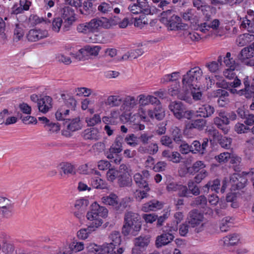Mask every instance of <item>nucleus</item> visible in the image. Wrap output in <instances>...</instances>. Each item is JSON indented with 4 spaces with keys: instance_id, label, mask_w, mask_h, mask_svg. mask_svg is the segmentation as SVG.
<instances>
[{
    "instance_id": "nucleus-1",
    "label": "nucleus",
    "mask_w": 254,
    "mask_h": 254,
    "mask_svg": "<svg viewBox=\"0 0 254 254\" xmlns=\"http://www.w3.org/2000/svg\"><path fill=\"white\" fill-rule=\"evenodd\" d=\"M108 209L104 206H100L96 202L93 203L90 207V209L86 213L87 219L91 221L89 224L91 227L94 229H97L102 226L103 223L102 218H105L108 215Z\"/></svg>"
},
{
    "instance_id": "nucleus-12",
    "label": "nucleus",
    "mask_w": 254,
    "mask_h": 254,
    "mask_svg": "<svg viewBox=\"0 0 254 254\" xmlns=\"http://www.w3.org/2000/svg\"><path fill=\"white\" fill-rule=\"evenodd\" d=\"M74 10L69 6H64L62 10V18L64 20L63 29L66 31L75 21Z\"/></svg>"
},
{
    "instance_id": "nucleus-30",
    "label": "nucleus",
    "mask_w": 254,
    "mask_h": 254,
    "mask_svg": "<svg viewBox=\"0 0 254 254\" xmlns=\"http://www.w3.org/2000/svg\"><path fill=\"white\" fill-rule=\"evenodd\" d=\"M141 120L147 122L154 119V112L151 109L146 110L144 107H139L137 111Z\"/></svg>"
},
{
    "instance_id": "nucleus-54",
    "label": "nucleus",
    "mask_w": 254,
    "mask_h": 254,
    "mask_svg": "<svg viewBox=\"0 0 254 254\" xmlns=\"http://www.w3.org/2000/svg\"><path fill=\"white\" fill-rule=\"evenodd\" d=\"M125 142L127 145L131 147H136L138 145L137 137L133 133L127 134L125 138Z\"/></svg>"
},
{
    "instance_id": "nucleus-61",
    "label": "nucleus",
    "mask_w": 254,
    "mask_h": 254,
    "mask_svg": "<svg viewBox=\"0 0 254 254\" xmlns=\"http://www.w3.org/2000/svg\"><path fill=\"white\" fill-rule=\"evenodd\" d=\"M231 53L227 52L226 56L223 58V62L227 67L236 68V64L235 61L231 58Z\"/></svg>"
},
{
    "instance_id": "nucleus-25",
    "label": "nucleus",
    "mask_w": 254,
    "mask_h": 254,
    "mask_svg": "<svg viewBox=\"0 0 254 254\" xmlns=\"http://www.w3.org/2000/svg\"><path fill=\"white\" fill-rule=\"evenodd\" d=\"M38 107L40 112L47 113L52 108V99L49 96H45L38 100Z\"/></svg>"
},
{
    "instance_id": "nucleus-32",
    "label": "nucleus",
    "mask_w": 254,
    "mask_h": 254,
    "mask_svg": "<svg viewBox=\"0 0 254 254\" xmlns=\"http://www.w3.org/2000/svg\"><path fill=\"white\" fill-rule=\"evenodd\" d=\"M58 170L62 175V173L64 175H68L75 174V170L74 166L68 162H62L58 166Z\"/></svg>"
},
{
    "instance_id": "nucleus-48",
    "label": "nucleus",
    "mask_w": 254,
    "mask_h": 254,
    "mask_svg": "<svg viewBox=\"0 0 254 254\" xmlns=\"http://www.w3.org/2000/svg\"><path fill=\"white\" fill-rule=\"evenodd\" d=\"M240 28L247 29L249 32L254 33V20L244 19L241 24Z\"/></svg>"
},
{
    "instance_id": "nucleus-44",
    "label": "nucleus",
    "mask_w": 254,
    "mask_h": 254,
    "mask_svg": "<svg viewBox=\"0 0 254 254\" xmlns=\"http://www.w3.org/2000/svg\"><path fill=\"white\" fill-rule=\"evenodd\" d=\"M233 220L232 218L227 216L223 218L221 221L219 225V228L221 232H225L229 230L230 227L233 223Z\"/></svg>"
},
{
    "instance_id": "nucleus-13",
    "label": "nucleus",
    "mask_w": 254,
    "mask_h": 254,
    "mask_svg": "<svg viewBox=\"0 0 254 254\" xmlns=\"http://www.w3.org/2000/svg\"><path fill=\"white\" fill-rule=\"evenodd\" d=\"M203 219V215L202 214L196 210H192L190 212L188 223L191 227L195 228L196 232L198 233L202 230Z\"/></svg>"
},
{
    "instance_id": "nucleus-27",
    "label": "nucleus",
    "mask_w": 254,
    "mask_h": 254,
    "mask_svg": "<svg viewBox=\"0 0 254 254\" xmlns=\"http://www.w3.org/2000/svg\"><path fill=\"white\" fill-rule=\"evenodd\" d=\"M175 237L173 235L164 232L163 234L158 236L156 238L155 245L157 248H161L171 243Z\"/></svg>"
},
{
    "instance_id": "nucleus-22",
    "label": "nucleus",
    "mask_w": 254,
    "mask_h": 254,
    "mask_svg": "<svg viewBox=\"0 0 254 254\" xmlns=\"http://www.w3.org/2000/svg\"><path fill=\"white\" fill-rule=\"evenodd\" d=\"M164 203L157 199H152L142 205L141 210L145 212L156 211L163 208Z\"/></svg>"
},
{
    "instance_id": "nucleus-5",
    "label": "nucleus",
    "mask_w": 254,
    "mask_h": 254,
    "mask_svg": "<svg viewBox=\"0 0 254 254\" xmlns=\"http://www.w3.org/2000/svg\"><path fill=\"white\" fill-rule=\"evenodd\" d=\"M168 108L174 117L179 120H190L194 114L192 111L187 110L186 106L180 101L171 102Z\"/></svg>"
},
{
    "instance_id": "nucleus-16",
    "label": "nucleus",
    "mask_w": 254,
    "mask_h": 254,
    "mask_svg": "<svg viewBox=\"0 0 254 254\" xmlns=\"http://www.w3.org/2000/svg\"><path fill=\"white\" fill-rule=\"evenodd\" d=\"M148 0H137L136 3H131L128 7V10L133 14L148 12Z\"/></svg>"
},
{
    "instance_id": "nucleus-49",
    "label": "nucleus",
    "mask_w": 254,
    "mask_h": 254,
    "mask_svg": "<svg viewBox=\"0 0 254 254\" xmlns=\"http://www.w3.org/2000/svg\"><path fill=\"white\" fill-rule=\"evenodd\" d=\"M82 128V125L79 118L72 119L67 125V129L71 131H75L80 129Z\"/></svg>"
},
{
    "instance_id": "nucleus-41",
    "label": "nucleus",
    "mask_w": 254,
    "mask_h": 254,
    "mask_svg": "<svg viewBox=\"0 0 254 254\" xmlns=\"http://www.w3.org/2000/svg\"><path fill=\"white\" fill-rule=\"evenodd\" d=\"M69 110L65 107L63 106L60 108L56 112L55 116L57 120L63 121L68 120Z\"/></svg>"
},
{
    "instance_id": "nucleus-43",
    "label": "nucleus",
    "mask_w": 254,
    "mask_h": 254,
    "mask_svg": "<svg viewBox=\"0 0 254 254\" xmlns=\"http://www.w3.org/2000/svg\"><path fill=\"white\" fill-rule=\"evenodd\" d=\"M96 230L91 227V225H89L86 228L80 229L77 233V236L79 239L85 240L88 238L92 232L95 231Z\"/></svg>"
},
{
    "instance_id": "nucleus-17",
    "label": "nucleus",
    "mask_w": 254,
    "mask_h": 254,
    "mask_svg": "<svg viewBox=\"0 0 254 254\" xmlns=\"http://www.w3.org/2000/svg\"><path fill=\"white\" fill-rule=\"evenodd\" d=\"M88 251L95 254H112L114 249L109 244L98 246L94 243L90 244L87 247Z\"/></svg>"
},
{
    "instance_id": "nucleus-37",
    "label": "nucleus",
    "mask_w": 254,
    "mask_h": 254,
    "mask_svg": "<svg viewBox=\"0 0 254 254\" xmlns=\"http://www.w3.org/2000/svg\"><path fill=\"white\" fill-rule=\"evenodd\" d=\"M101 200L106 205L116 206L118 204V197L114 193H111L108 196H103L101 198Z\"/></svg>"
},
{
    "instance_id": "nucleus-56",
    "label": "nucleus",
    "mask_w": 254,
    "mask_h": 254,
    "mask_svg": "<svg viewBox=\"0 0 254 254\" xmlns=\"http://www.w3.org/2000/svg\"><path fill=\"white\" fill-rule=\"evenodd\" d=\"M85 121L88 126L92 127L101 122V117L99 114H95L92 116L86 117Z\"/></svg>"
},
{
    "instance_id": "nucleus-18",
    "label": "nucleus",
    "mask_w": 254,
    "mask_h": 254,
    "mask_svg": "<svg viewBox=\"0 0 254 254\" xmlns=\"http://www.w3.org/2000/svg\"><path fill=\"white\" fill-rule=\"evenodd\" d=\"M210 96L213 98H218L217 103L219 107H223L229 103V93L224 89H217L213 91Z\"/></svg>"
},
{
    "instance_id": "nucleus-19",
    "label": "nucleus",
    "mask_w": 254,
    "mask_h": 254,
    "mask_svg": "<svg viewBox=\"0 0 254 254\" xmlns=\"http://www.w3.org/2000/svg\"><path fill=\"white\" fill-rule=\"evenodd\" d=\"M31 2L29 0H20L19 3H15L11 8V15H17L29 9Z\"/></svg>"
},
{
    "instance_id": "nucleus-9",
    "label": "nucleus",
    "mask_w": 254,
    "mask_h": 254,
    "mask_svg": "<svg viewBox=\"0 0 254 254\" xmlns=\"http://www.w3.org/2000/svg\"><path fill=\"white\" fill-rule=\"evenodd\" d=\"M168 94L170 96L176 97L177 98L185 101L188 103H191V99L190 98L189 91L184 90L183 87L182 89H180L179 82H175L168 87Z\"/></svg>"
},
{
    "instance_id": "nucleus-53",
    "label": "nucleus",
    "mask_w": 254,
    "mask_h": 254,
    "mask_svg": "<svg viewBox=\"0 0 254 254\" xmlns=\"http://www.w3.org/2000/svg\"><path fill=\"white\" fill-rule=\"evenodd\" d=\"M189 90L190 98L191 96L194 101H198L201 99L202 97V93L200 88L197 87V85L191 87V89H189Z\"/></svg>"
},
{
    "instance_id": "nucleus-8",
    "label": "nucleus",
    "mask_w": 254,
    "mask_h": 254,
    "mask_svg": "<svg viewBox=\"0 0 254 254\" xmlns=\"http://www.w3.org/2000/svg\"><path fill=\"white\" fill-rule=\"evenodd\" d=\"M100 50L101 47L99 46L88 45L79 50L77 53H71L70 55L76 60H84L97 56Z\"/></svg>"
},
{
    "instance_id": "nucleus-21",
    "label": "nucleus",
    "mask_w": 254,
    "mask_h": 254,
    "mask_svg": "<svg viewBox=\"0 0 254 254\" xmlns=\"http://www.w3.org/2000/svg\"><path fill=\"white\" fill-rule=\"evenodd\" d=\"M149 176V171L143 170L142 171V174L139 173L135 174L133 176V180L138 188L147 187V186H149L147 180Z\"/></svg>"
},
{
    "instance_id": "nucleus-42",
    "label": "nucleus",
    "mask_w": 254,
    "mask_h": 254,
    "mask_svg": "<svg viewBox=\"0 0 254 254\" xmlns=\"http://www.w3.org/2000/svg\"><path fill=\"white\" fill-rule=\"evenodd\" d=\"M139 188L143 189L144 190H137L134 192V196L137 201H141L142 199L147 198L149 195L148 193L150 190L149 186Z\"/></svg>"
},
{
    "instance_id": "nucleus-33",
    "label": "nucleus",
    "mask_w": 254,
    "mask_h": 254,
    "mask_svg": "<svg viewBox=\"0 0 254 254\" xmlns=\"http://www.w3.org/2000/svg\"><path fill=\"white\" fill-rule=\"evenodd\" d=\"M120 116V112L118 110H113L111 111L110 115L102 118V121L106 124L116 125L117 120Z\"/></svg>"
},
{
    "instance_id": "nucleus-29",
    "label": "nucleus",
    "mask_w": 254,
    "mask_h": 254,
    "mask_svg": "<svg viewBox=\"0 0 254 254\" xmlns=\"http://www.w3.org/2000/svg\"><path fill=\"white\" fill-rule=\"evenodd\" d=\"M214 111L215 109L213 106L206 104L200 107L198 109L197 113L198 114V116L206 118L211 116Z\"/></svg>"
},
{
    "instance_id": "nucleus-52",
    "label": "nucleus",
    "mask_w": 254,
    "mask_h": 254,
    "mask_svg": "<svg viewBox=\"0 0 254 254\" xmlns=\"http://www.w3.org/2000/svg\"><path fill=\"white\" fill-rule=\"evenodd\" d=\"M237 93L240 95H244L247 98H254V86L245 87L244 89L239 90Z\"/></svg>"
},
{
    "instance_id": "nucleus-7",
    "label": "nucleus",
    "mask_w": 254,
    "mask_h": 254,
    "mask_svg": "<svg viewBox=\"0 0 254 254\" xmlns=\"http://www.w3.org/2000/svg\"><path fill=\"white\" fill-rule=\"evenodd\" d=\"M254 175V168L249 172H243L242 174L234 173L230 177V183L234 189L243 188L248 179Z\"/></svg>"
},
{
    "instance_id": "nucleus-55",
    "label": "nucleus",
    "mask_w": 254,
    "mask_h": 254,
    "mask_svg": "<svg viewBox=\"0 0 254 254\" xmlns=\"http://www.w3.org/2000/svg\"><path fill=\"white\" fill-rule=\"evenodd\" d=\"M222 61V57H219L218 61H213L206 64V66L208 68L209 70L211 72H216L219 68L220 64Z\"/></svg>"
},
{
    "instance_id": "nucleus-58",
    "label": "nucleus",
    "mask_w": 254,
    "mask_h": 254,
    "mask_svg": "<svg viewBox=\"0 0 254 254\" xmlns=\"http://www.w3.org/2000/svg\"><path fill=\"white\" fill-rule=\"evenodd\" d=\"M78 96L89 97L92 93V90L86 87H78L75 89Z\"/></svg>"
},
{
    "instance_id": "nucleus-59",
    "label": "nucleus",
    "mask_w": 254,
    "mask_h": 254,
    "mask_svg": "<svg viewBox=\"0 0 254 254\" xmlns=\"http://www.w3.org/2000/svg\"><path fill=\"white\" fill-rule=\"evenodd\" d=\"M88 204V200L83 198L76 200L74 205V209L76 210L84 211L85 207Z\"/></svg>"
},
{
    "instance_id": "nucleus-6",
    "label": "nucleus",
    "mask_w": 254,
    "mask_h": 254,
    "mask_svg": "<svg viewBox=\"0 0 254 254\" xmlns=\"http://www.w3.org/2000/svg\"><path fill=\"white\" fill-rule=\"evenodd\" d=\"M202 74V71L198 67H195L188 71L182 79L184 90L189 91V89L195 86V83L200 79Z\"/></svg>"
},
{
    "instance_id": "nucleus-62",
    "label": "nucleus",
    "mask_w": 254,
    "mask_h": 254,
    "mask_svg": "<svg viewBox=\"0 0 254 254\" xmlns=\"http://www.w3.org/2000/svg\"><path fill=\"white\" fill-rule=\"evenodd\" d=\"M113 9V5L111 2H102L98 7V10L103 13H107Z\"/></svg>"
},
{
    "instance_id": "nucleus-14",
    "label": "nucleus",
    "mask_w": 254,
    "mask_h": 254,
    "mask_svg": "<svg viewBox=\"0 0 254 254\" xmlns=\"http://www.w3.org/2000/svg\"><path fill=\"white\" fill-rule=\"evenodd\" d=\"M121 120L122 121L129 122L132 124V128L136 130H142L145 128V126L143 124H139L141 120L138 113L131 115L130 113H123L121 116Z\"/></svg>"
},
{
    "instance_id": "nucleus-46",
    "label": "nucleus",
    "mask_w": 254,
    "mask_h": 254,
    "mask_svg": "<svg viewBox=\"0 0 254 254\" xmlns=\"http://www.w3.org/2000/svg\"><path fill=\"white\" fill-rule=\"evenodd\" d=\"M207 200L204 195H200L192 200L191 205L193 206H197L201 208H205L207 205Z\"/></svg>"
},
{
    "instance_id": "nucleus-60",
    "label": "nucleus",
    "mask_w": 254,
    "mask_h": 254,
    "mask_svg": "<svg viewBox=\"0 0 254 254\" xmlns=\"http://www.w3.org/2000/svg\"><path fill=\"white\" fill-rule=\"evenodd\" d=\"M64 23L63 19L60 17H56L52 20V29L56 33L60 32L62 23Z\"/></svg>"
},
{
    "instance_id": "nucleus-38",
    "label": "nucleus",
    "mask_w": 254,
    "mask_h": 254,
    "mask_svg": "<svg viewBox=\"0 0 254 254\" xmlns=\"http://www.w3.org/2000/svg\"><path fill=\"white\" fill-rule=\"evenodd\" d=\"M143 51L141 48L131 50L122 56L123 60H133L142 55Z\"/></svg>"
},
{
    "instance_id": "nucleus-47",
    "label": "nucleus",
    "mask_w": 254,
    "mask_h": 254,
    "mask_svg": "<svg viewBox=\"0 0 254 254\" xmlns=\"http://www.w3.org/2000/svg\"><path fill=\"white\" fill-rule=\"evenodd\" d=\"M205 167V165L204 163L201 161H197L194 162L191 167L188 168V172L190 174H193V173L198 172L202 170V169H204Z\"/></svg>"
},
{
    "instance_id": "nucleus-3",
    "label": "nucleus",
    "mask_w": 254,
    "mask_h": 254,
    "mask_svg": "<svg viewBox=\"0 0 254 254\" xmlns=\"http://www.w3.org/2000/svg\"><path fill=\"white\" fill-rule=\"evenodd\" d=\"M236 118L237 115L234 112H226L220 110L218 112V116L213 119V123L219 129L226 134L230 129L227 126L230 124V121H234Z\"/></svg>"
},
{
    "instance_id": "nucleus-15",
    "label": "nucleus",
    "mask_w": 254,
    "mask_h": 254,
    "mask_svg": "<svg viewBox=\"0 0 254 254\" xmlns=\"http://www.w3.org/2000/svg\"><path fill=\"white\" fill-rule=\"evenodd\" d=\"M220 245L224 247L238 246L243 243L241 236L237 233H232L224 237L219 241Z\"/></svg>"
},
{
    "instance_id": "nucleus-57",
    "label": "nucleus",
    "mask_w": 254,
    "mask_h": 254,
    "mask_svg": "<svg viewBox=\"0 0 254 254\" xmlns=\"http://www.w3.org/2000/svg\"><path fill=\"white\" fill-rule=\"evenodd\" d=\"M185 35L186 40L189 43L198 42L201 39V36L199 34L194 31L186 32Z\"/></svg>"
},
{
    "instance_id": "nucleus-36",
    "label": "nucleus",
    "mask_w": 254,
    "mask_h": 254,
    "mask_svg": "<svg viewBox=\"0 0 254 254\" xmlns=\"http://www.w3.org/2000/svg\"><path fill=\"white\" fill-rule=\"evenodd\" d=\"M254 39V35L250 33H245L240 35L237 39L236 42L239 46H244Z\"/></svg>"
},
{
    "instance_id": "nucleus-64",
    "label": "nucleus",
    "mask_w": 254,
    "mask_h": 254,
    "mask_svg": "<svg viewBox=\"0 0 254 254\" xmlns=\"http://www.w3.org/2000/svg\"><path fill=\"white\" fill-rule=\"evenodd\" d=\"M72 251L70 244L64 243L59 249L57 254H71Z\"/></svg>"
},
{
    "instance_id": "nucleus-24",
    "label": "nucleus",
    "mask_w": 254,
    "mask_h": 254,
    "mask_svg": "<svg viewBox=\"0 0 254 254\" xmlns=\"http://www.w3.org/2000/svg\"><path fill=\"white\" fill-rule=\"evenodd\" d=\"M82 136L85 140L97 141L100 139L101 133L96 127L88 128L84 130Z\"/></svg>"
},
{
    "instance_id": "nucleus-40",
    "label": "nucleus",
    "mask_w": 254,
    "mask_h": 254,
    "mask_svg": "<svg viewBox=\"0 0 254 254\" xmlns=\"http://www.w3.org/2000/svg\"><path fill=\"white\" fill-rule=\"evenodd\" d=\"M150 242L148 236H140L134 240V244L136 247L144 249L148 246Z\"/></svg>"
},
{
    "instance_id": "nucleus-26",
    "label": "nucleus",
    "mask_w": 254,
    "mask_h": 254,
    "mask_svg": "<svg viewBox=\"0 0 254 254\" xmlns=\"http://www.w3.org/2000/svg\"><path fill=\"white\" fill-rule=\"evenodd\" d=\"M254 57V42L243 48L238 55V59L243 63Z\"/></svg>"
},
{
    "instance_id": "nucleus-10",
    "label": "nucleus",
    "mask_w": 254,
    "mask_h": 254,
    "mask_svg": "<svg viewBox=\"0 0 254 254\" xmlns=\"http://www.w3.org/2000/svg\"><path fill=\"white\" fill-rule=\"evenodd\" d=\"M89 27L91 32L98 31L101 28H110L117 23L114 19H109L106 18H95L91 19L89 22Z\"/></svg>"
},
{
    "instance_id": "nucleus-63",
    "label": "nucleus",
    "mask_w": 254,
    "mask_h": 254,
    "mask_svg": "<svg viewBox=\"0 0 254 254\" xmlns=\"http://www.w3.org/2000/svg\"><path fill=\"white\" fill-rule=\"evenodd\" d=\"M76 30L78 32L83 34H87L91 32L89 22L78 24L76 27Z\"/></svg>"
},
{
    "instance_id": "nucleus-50",
    "label": "nucleus",
    "mask_w": 254,
    "mask_h": 254,
    "mask_svg": "<svg viewBox=\"0 0 254 254\" xmlns=\"http://www.w3.org/2000/svg\"><path fill=\"white\" fill-rule=\"evenodd\" d=\"M156 105V106L152 110L154 112V118L158 120H161L165 117V111L162 108L160 102L158 104Z\"/></svg>"
},
{
    "instance_id": "nucleus-23",
    "label": "nucleus",
    "mask_w": 254,
    "mask_h": 254,
    "mask_svg": "<svg viewBox=\"0 0 254 254\" xmlns=\"http://www.w3.org/2000/svg\"><path fill=\"white\" fill-rule=\"evenodd\" d=\"M122 104L121 106V110L124 113L129 112L133 109L137 104L135 98L131 96H126L123 99Z\"/></svg>"
},
{
    "instance_id": "nucleus-28",
    "label": "nucleus",
    "mask_w": 254,
    "mask_h": 254,
    "mask_svg": "<svg viewBox=\"0 0 254 254\" xmlns=\"http://www.w3.org/2000/svg\"><path fill=\"white\" fill-rule=\"evenodd\" d=\"M138 98L140 107H144L150 104L153 105L159 103V100L152 95L141 94Z\"/></svg>"
},
{
    "instance_id": "nucleus-35",
    "label": "nucleus",
    "mask_w": 254,
    "mask_h": 254,
    "mask_svg": "<svg viewBox=\"0 0 254 254\" xmlns=\"http://www.w3.org/2000/svg\"><path fill=\"white\" fill-rule=\"evenodd\" d=\"M25 31V27L23 24H16L13 30V40L15 41L21 40L24 35Z\"/></svg>"
},
{
    "instance_id": "nucleus-45",
    "label": "nucleus",
    "mask_w": 254,
    "mask_h": 254,
    "mask_svg": "<svg viewBox=\"0 0 254 254\" xmlns=\"http://www.w3.org/2000/svg\"><path fill=\"white\" fill-rule=\"evenodd\" d=\"M109 238L111 240V242L109 244L110 245H112V248L114 249H115L116 247L120 245L121 242V239L120 233L119 232H113L111 234Z\"/></svg>"
},
{
    "instance_id": "nucleus-2",
    "label": "nucleus",
    "mask_w": 254,
    "mask_h": 254,
    "mask_svg": "<svg viewBox=\"0 0 254 254\" xmlns=\"http://www.w3.org/2000/svg\"><path fill=\"white\" fill-rule=\"evenodd\" d=\"M141 227L139 215L135 212L128 211L125 213L122 233L125 236L135 235Z\"/></svg>"
},
{
    "instance_id": "nucleus-51",
    "label": "nucleus",
    "mask_w": 254,
    "mask_h": 254,
    "mask_svg": "<svg viewBox=\"0 0 254 254\" xmlns=\"http://www.w3.org/2000/svg\"><path fill=\"white\" fill-rule=\"evenodd\" d=\"M220 181L218 179H215L212 181H209L204 187L206 188L207 190H210L212 191H214L216 192H218L220 189Z\"/></svg>"
},
{
    "instance_id": "nucleus-31",
    "label": "nucleus",
    "mask_w": 254,
    "mask_h": 254,
    "mask_svg": "<svg viewBox=\"0 0 254 254\" xmlns=\"http://www.w3.org/2000/svg\"><path fill=\"white\" fill-rule=\"evenodd\" d=\"M162 155L163 157L174 163H180L182 159L181 154L177 151L170 152L169 150H165L163 151Z\"/></svg>"
},
{
    "instance_id": "nucleus-20",
    "label": "nucleus",
    "mask_w": 254,
    "mask_h": 254,
    "mask_svg": "<svg viewBox=\"0 0 254 254\" xmlns=\"http://www.w3.org/2000/svg\"><path fill=\"white\" fill-rule=\"evenodd\" d=\"M48 32L46 30L42 29H31L27 35V38L28 41L31 42L37 41L40 39L47 37Z\"/></svg>"
},
{
    "instance_id": "nucleus-11",
    "label": "nucleus",
    "mask_w": 254,
    "mask_h": 254,
    "mask_svg": "<svg viewBox=\"0 0 254 254\" xmlns=\"http://www.w3.org/2000/svg\"><path fill=\"white\" fill-rule=\"evenodd\" d=\"M123 102V98L119 95H109L105 102L101 101L97 104L96 111L102 113L105 111V105L111 107H119Z\"/></svg>"
},
{
    "instance_id": "nucleus-34",
    "label": "nucleus",
    "mask_w": 254,
    "mask_h": 254,
    "mask_svg": "<svg viewBox=\"0 0 254 254\" xmlns=\"http://www.w3.org/2000/svg\"><path fill=\"white\" fill-rule=\"evenodd\" d=\"M206 121L203 119H196L189 123L186 125V128L188 129L195 128L198 130H202L206 126Z\"/></svg>"
},
{
    "instance_id": "nucleus-4",
    "label": "nucleus",
    "mask_w": 254,
    "mask_h": 254,
    "mask_svg": "<svg viewBox=\"0 0 254 254\" xmlns=\"http://www.w3.org/2000/svg\"><path fill=\"white\" fill-rule=\"evenodd\" d=\"M161 21L167 26L169 30H177L182 27V19L176 15L174 11L169 9L161 13Z\"/></svg>"
},
{
    "instance_id": "nucleus-39",
    "label": "nucleus",
    "mask_w": 254,
    "mask_h": 254,
    "mask_svg": "<svg viewBox=\"0 0 254 254\" xmlns=\"http://www.w3.org/2000/svg\"><path fill=\"white\" fill-rule=\"evenodd\" d=\"M90 182L92 187L95 189L102 190L107 189V183L99 177H92Z\"/></svg>"
}]
</instances>
